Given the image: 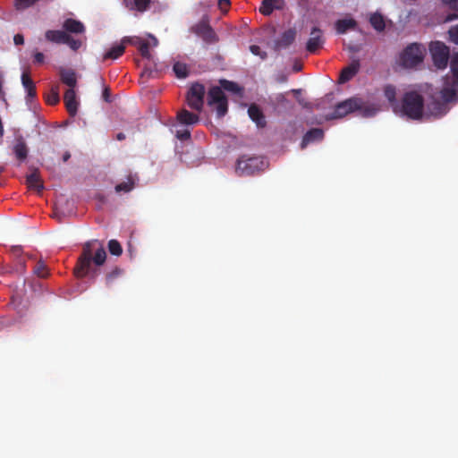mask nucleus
Listing matches in <instances>:
<instances>
[{"label": "nucleus", "instance_id": "f257e3e1", "mask_svg": "<svg viewBox=\"0 0 458 458\" xmlns=\"http://www.w3.org/2000/svg\"><path fill=\"white\" fill-rule=\"evenodd\" d=\"M106 259V250L99 241L91 240L85 242L74 267L75 276L77 277H85L89 276L92 270V263L95 266L99 267L105 263Z\"/></svg>", "mask_w": 458, "mask_h": 458}, {"label": "nucleus", "instance_id": "f03ea898", "mask_svg": "<svg viewBox=\"0 0 458 458\" xmlns=\"http://www.w3.org/2000/svg\"><path fill=\"white\" fill-rule=\"evenodd\" d=\"M355 111H358L362 117L368 118L374 116L377 112V108L375 105L369 104L360 98L352 97L336 104L334 111L326 115V119L334 120L343 118Z\"/></svg>", "mask_w": 458, "mask_h": 458}, {"label": "nucleus", "instance_id": "7ed1b4c3", "mask_svg": "<svg viewBox=\"0 0 458 458\" xmlns=\"http://www.w3.org/2000/svg\"><path fill=\"white\" fill-rule=\"evenodd\" d=\"M221 87L213 86L208 92V105L216 106V114L218 117L225 115L228 110L227 98L224 90L233 92L234 94H241L242 89L236 83L227 80L220 81Z\"/></svg>", "mask_w": 458, "mask_h": 458}, {"label": "nucleus", "instance_id": "20e7f679", "mask_svg": "<svg viewBox=\"0 0 458 458\" xmlns=\"http://www.w3.org/2000/svg\"><path fill=\"white\" fill-rule=\"evenodd\" d=\"M424 99L416 91L406 92L402 100L401 112L412 120H419L423 116Z\"/></svg>", "mask_w": 458, "mask_h": 458}, {"label": "nucleus", "instance_id": "39448f33", "mask_svg": "<svg viewBox=\"0 0 458 458\" xmlns=\"http://www.w3.org/2000/svg\"><path fill=\"white\" fill-rule=\"evenodd\" d=\"M267 162L261 157L242 156L238 160L235 172L240 176L252 175L257 172L264 170Z\"/></svg>", "mask_w": 458, "mask_h": 458}, {"label": "nucleus", "instance_id": "423d86ee", "mask_svg": "<svg viewBox=\"0 0 458 458\" xmlns=\"http://www.w3.org/2000/svg\"><path fill=\"white\" fill-rule=\"evenodd\" d=\"M401 64L405 68H413L422 63L423 51L420 46L416 43L409 45L402 53L400 57Z\"/></svg>", "mask_w": 458, "mask_h": 458}, {"label": "nucleus", "instance_id": "0eeeda50", "mask_svg": "<svg viewBox=\"0 0 458 458\" xmlns=\"http://www.w3.org/2000/svg\"><path fill=\"white\" fill-rule=\"evenodd\" d=\"M430 54L434 65L438 69H444L447 66L450 51L444 43L436 41L430 44Z\"/></svg>", "mask_w": 458, "mask_h": 458}, {"label": "nucleus", "instance_id": "6e6552de", "mask_svg": "<svg viewBox=\"0 0 458 458\" xmlns=\"http://www.w3.org/2000/svg\"><path fill=\"white\" fill-rule=\"evenodd\" d=\"M205 87L200 83H193L187 92L186 101L189 107L200 112L204 105Z\"/></svg>", "mask_w": 458, "mask_h": 458}, {"label": "nucleus", "instance_id": "1a4fd4ad", "mask_svg": "<svg viewBox=\"0 0 458 458\" xmlns=\"http://www.w3.org/2000/svg\"><path fill=\"white\" fill-rule=\"evenodd\" d=\"M325 43L323 31L318 27H313L310 31V38L306 43V50L310 54H315Z\"/></svg>", "mask_w": 458, "mask_h": 458}, {"label": "nucleus", "instance_id": "9d476101", "mask_svg": "<svg viewBox=\"0 0 458 458\" xmlns=\"http://www.w3.org/2000/svg\"><path fill=\"white\" fill-rule=\"evenodd\" d=\"M12 150L19 164L26 161L30 151L29 147L22 136H18L15 138Z\"/></svg>", "mask_w": 458, "mask_h": 458}, {"label": "nucleus", "instance_id": "9b49d317", "mask_svg": "<svg viewBox=\"0 0 458 458\" xmlns=\"http://www.w3.org/2000/svg\"><path fill=\"white\" fill-rule=\"evenodd\" d=\"M458 85L450 81L448 75L445 77L444 87L440 91L441 98L444 103L447 104L457 99Z\"/></svg>", "mask_w": 458, "mask_h": 458}, {"label": "nucleus", "instance_id": "f8f14e48", "mask_svg": "<svg viewBox=\"0 0 458 458\" xmlns=\"http://www.w3.org/2000/svg\"><path fill=\"white\" fill-rule=\"evenodd\" d=\"M196 33L208 44H213L218 40L214 30L206 23H199L197 26Z\"/></svg>", "mask_w": 458, "mask_h": 458}, {"label": "nucleus", "instance_id": "ddd939ff", "mask_svg": "<svg viewBox=\"0 0 458 458\" xmlns=\"http://www.w3.org/2000/svg\"><path fill=\"white\" fill-rule=\"evenodd\" d=\"M296 30L293 28L288 29L285 30L280 37V38L275 41V49H285L289 46H291L296 38Z\"/></svg>", "mask_w": 458, "mask_h": 458}, {"label": "nucleus", "instance_id": "4468645a", "mask_svg": "<svg viewBox=\"0 0 458 458\" xmlns=\"http://www.w3.org/2000/svg\"><path fill=\"white\" fill-rule=\"evenodd\" d=\"M360 67V61L353 60L348 66L342 70L338 82L343 84L351 81L358 73Z\"/></svg>", "mask_w": 458, "mask_h": 458}, {"label": "nucleus", "instance_id": "2eb2a0df", "mask_svg": "<svg viewBox=\"0 0 458 458\" xmlns=\"http://www.w3.org/2000/svg\"><path fill=\"white\" fill-rule=\"evenodd\" d=\"M65 107L71 116H75L78 111V101L74 89H68L64 96Z\"/></svg>", "mask_w": 458, "mask_h": 458}, {"label": "nucleus", "instance_id": "dca6fc26", "mask_svg": "<svg viewBox=\"0 0 458 458\" xmlns=\"http://www.w3.org/2000/svg\"><path fill=\"white\" fill-rule=\"evenodd\" d=\"M26 184L30 190H35L38 193L42 192L44 183L37 168H34L32 173L26 176Z\"/></svg>", "mask_w": 458, "mask_h": 458}, {"label": "nucleus", "instance_id": "f3484780", "mask_svg": "<svg viewBox=\"0 0 458 458\" xmlns=\"http://www.w3.org/2000/svg\"><path fill=\"white\" fill-rule=\"evenodd\" d=\"M324 138V131L320 128H313L308 131L301 140V148H305L310 143L322 140Z\"/></svg>", "mask_w": 458, "mask_h": 458}, {"label": "nucleus", "instance_id": "a211bd4d", "mask_svg": "<svg viewBox=\"0 0 458 458\" xmlns=\"http://www.w3.org/2000/svg\"><path fill=\"white\" fill-rule=\"evenodd\" d=\"M250 118L256 123L257 126L263 128L266 126V119L262 110L256 104L250 106L248 109Z\"/></svg>", "mask_w": 458, "mask_h": 458}, {"label": "nucleus", "instance_id": "6ab92c4d", "mask_svg": "<svg viewBox=\"0 0 458 458\" xmlns=\"http://www.w3.org/2000/svg\"><path fill=\"white\" fill-rule=\"evenodd\" d=\"M177 121L181 124L193 125L199 123V116L197 114L191 113L186 109H182L177 113Z\"/></svg>", "mask_w": 458, "mask_h": 458}, {"label": "nucleus", "instance_id": "aec40b11", "mask_svg": "<svg viewBox=\"0 0 458 458\" xmlns=\"http://www.w3.org/2000/svg\"><path fill=\"white\" fill-rule=\"evenodd\" d=\"M21 83L27 92L26 100L29 102L37 97L36 86L27 72L21 74Z\"/></svg>", "mask_w": 458, "mask_h": 458}, {"label": "nucleus", "instance_id": "412c9836", "mask_svg": "<svg viewBox=\"0 0 458 458\" xmlns=\"http://www.w3.org/2000/svg\"><path fill=\"white\" fill-rule=\"evenodd\" d=\"M63 28L66 33L81 34L85 31L83 23L72 18H68L64 21Z\"/></svg>", "mask_w": 458, "mask_h": 458}, {"label": "nucleus", "instance_id": "4be33fe9", "mask_svg": "<svg viewBox=\"0 0 458 458\" xmlns=\"http://www.w3.org/2000/svg\"><path fill=\"white\" fill-rule=\"evenodd\" d=\"M60 80L63 83L67 85L69 89H74L77 85V76L72 69L60 70Z\"/></svg>", "mask_w": 458, "mask_h": 458}, {"label": "nucleus", "instance_id": "5701e85b", "mask_svg": "<svg viewBox=\"0 0 458 458\" xmlns=\"http://www.w3.org/2000/svg\"><path fill=\"white\" fill-rule=\"evenodd\" d=\"M335 30L338 34H344L350 30H354L357 27V21L352 19H340L336 21Z\"/></svg>", "mask_w": 458, "mask_h": 458}, {"label": "nucleus", "instance_id": "b1692460", "mask_svg": "<svg viewBox=\"0 0 458 458\" xmlns=\"http://www.w3.org/2000/svg\"><path fill=\"white\" fill-rule=\"evenodd\" d=\"M67 35L64 30H47L45 33V38L47 41L56 43V44H64L65 39H67Z\"/></svg>", "mask_w": 458, "mask_h": 458}, {"label": "nucleus", "instance_id": "393cba45", "mask_svg": "<svg viewBox=\"0 0 458 458\" xmlns=\"http://www.w3.org/2000/svg\"><path fill=\"white\" fill-rule=\"evenodd\" d=\"M137 180V176L130 174L127 177L126 182H120L115 185L114 190L117 193L120 192H130L135 187V182Z\"/></svg>", "mask_w": 458, "mask_h": 458}, {"label": "nucleus", "instance_id": "a878e982", "mask_svg": "<svg viewBox=\"0 0 458 458\" xmlns=\"http://www.w3.org/2000/svg\"><path fill=\"white\" fill-rule=\"evenodd\" d=\"M443 4L447 6L450 10L454 11L453 13L447 14L444 22H450L454 20H458V0H441Z\"/></svg>", "mask_w": 458, "mask_h": 458}, {"label": "nucleus", "instance_id": "bb28decb", "mask_svg": "<svg viewBox=\"0 0 458 458\" xmlns=\"http://www.w3.org/2000/svg\"><path fill=\"white\" fill-rule=\"evenodd\" d=\"M445 105L446 104L444 102L433 100L430 104H428V108L432 115L436 117H441L446 113Z\"/></svg>", "mask_w": 458, "mask_h": 458}, {"label": "nucleus", "instance_id": "cd10ccee", "mask_svg": "<svg viewBox=\"0 0 458 458\" xmlns=\"http://www.w3.org/2000/svg\"><path fill=\"white\" fill-rule=\"evenodd\" d=\"M124 50H125V46H124L123 42L122 41L120 44L112 47L108 51H106L103 55V60H106V59L115 60L118 57H120L121 55H123V54L124 53Z\"/></svg>", "mask_w": 458, "mask_h": 458}, {"label": "nucleus", "instance_id": "c85d7f7f", "mask_svg": "<svg viewBox=\"0 0 458 458\" xmlns=\"http://www.w3.org/2000/svg\"><path fill=\"white\" fill-rule=\"evenodd\" d=\"M124 2L126 7L140 13L145 12L150 4V0H133L132 2L131 0H125Z\"/></svg>", "mask_w": 458, "mask_h": 458}, {"label": "nucleus", "instance_id": "c756f323", "mask_svg": "<svg viewBox=\"0 0 458 458\" xmlns=\"http://www.w3.org/2000/svg\"><path fill=\"white\" fill-rule=\"evenodd\" d=\"M384 95L389 101L393 108L395 110L398 107L396 100V89L394 86L388 84L384 88Z\"/></svg>", "mask_w": 458, "mask_h": 458}, {"label": "nucleus", "instance_id": "7c9ffc66", "mask_svg": "<svg viewBox=\"0 0 458 458\" xmlns=\"http://www.w3.org/2000/svg\"><path fill=\"white\" fill-rule=\"evenodd\" d=\"M371 26L377 31H383L386 28L384 17L377 13L371 14L369 18Z\"/></svg>", "mask_w": 458, "mask_h": 458}, {"label": "nucleus", "instance_id": "2f4dec72", "mask_svg": "<svg viewBox=\"0 0 458 458\" xmlns=\"http://www.w3.org/2000/svg\"><path fill=\"white\" fill-rule=\"evenodd\" d=\"M173 71L179 79H185L189 75V67L184 63L175 62L173 65Z\"/></svg>", "mask_w": 458, "mask_h": 458}, {"label": "nucleus", "instance_id": "473e14b6", "mask_svg": "<svg viewBox=\"0 0 458 458\" xmlns=\"http://www.w3.org/2000/svg\"><path fill=\"white\" fill-rule=\"evenodd\" d=\"M33 272L37 276L40 278H46L49 275L47 267L42 259H39L33 268Z\"/></svg>", "mask_w": 458, "mask_h": 458}, {"label": "nucleus", "instance_id": "72a5a7b5", "mask_svg": "<svg viewBox=\"0 0 458 458\" xmlns=\"http://www.w3.org/2000/svg\"><path fill=\"white\" fill-rule=\"evenodd\" d=\"M451 72L452 75L449 76L450 81H453L455 85H458V55H455L451 60Z\"/></svg>", "mask_w": 458, "mask_h": 458}, {"label": "nucleus", "instance_id": "f704fd0d", "mask_svg": "<svg viewBox=\"0 0 458 458\" xmlns=\"http://www.w3.org/2000/svg\"><path fill=\"white\" fill-rule=\"evenodd\" d=\"M108 250L112 255L121 256L123 253V248L120 242L117 240H110L108 242Z\"/></svg>", "mask_w": 458, "mask_h": 458}, {"label": "nucleus", "instance_id": "c9c22d12", "mask_svg": "<svg viewBox=\"0 0 458 458\" xmlns=\"http://www.w3.org/2000/svg\"><path fill=\"white\" fill-rule=\"evenodd\" d=\"M279 2V0H263L261 6L259 7V12L266 16H268L272 13L274 10L273 3Z\"/></svg>", "mask_w": 458, "mask_h": 458}, {"label": "nucleus", "instance_id": "e433bc0d", "mask_svg": "<svg viewBox=\"0 0 458 458\" xmlns=\"http://www.w3.org/2000/svg\"><path fill=\"white\" fill-rule=\"evenodd\" d=\"M60 100L59 92H58V86L53 87L50 90V92L47 94L46 98V101L49 105H56Z\"/></svg>", "mask_w": 458, "mask_h": 458}, {"label": "nucleus", "instance_id": "4c0bfd02", "mask_svg": "<svg viewBox=\"0 0 458 458\" xmlns=\"http://www.w3.org/2000/svg\"><path fill=\"white\" fill-rule=\"evenodd\" d=\"M123 274V270L119 267H114L112 271L107 273L106 276V284L107 285H111L115 279L121 276Z\"/></svg>", "mask_w": 458, "mask_h": 458}, {"label": "nucleus", "instance_id": "58836bf2", "mask_svg": "<svg viewBox=\"0 0 458 458\" xmlns=\"http://www.w3.org/2000/svg\"><path fill=\"white\" fill-rule=\"evenodd\" d=\"M38 0H15L14 6L16 10L22 11L32 6Z\"/></svg>", "mask_w": 458, "mask_h": 458}, {"label": "nucleus", "instance_id": "ea45409f", "mask_svg": "<svg viewBox=\"0 0 458 458\" xmlns=\"http://www.w3.org/2000/svg\"><path fill=\"white\" fill-rule=\"evenodd\" d=\"M448 40L458 46V24L451 26L447 30Z\"/></svg>", "mask_w": 458, "mask_h": 458}, {"label": "nucleus", "instance_id": "a19ab883", "mask_svg": "<svg viewBox=\"0 0 458 458\" xmlns=\"http://www.w3.org/2000/svg\"><path fill=\"white\" fill-rule=\"evenodd\" d=\"M149 46L150 43L145 40L144 43H140V46L138 48L141 56L148 60H150L152 58V55L149 52Z\"/></svg>", "mask_w": 458, "mask_h": 458}, {"label": "nucleus", "instance_id": "79ce46f5", "mask_svg": "<svg viewBox=\"0 0 458 458\" xmlns=\"http://www.w3.org/2000/svg\"><path fill=\"white\" fill-rule=\"evenodd\" d=\"M64 44L68 45L70 48L73 51H77L81 47L82 42L80 39L73 38L72 36L68 34L67 39H65Z\"/></svg>", "mask_w": 458, "mask_h": 458}, {"label": "nucleus", "instance_id": "37998d69", "mask_svg": "<svg viewBox=\"0 0 458 458\" xmlns=\"http://www.w3.org/2000/svg\"><path fill=\"white\" fill-rule=\"evenodd\" d=\"M250 51L257 56H259L260 59L265 60L267 56V52L262 51L261 48L257 45H251L250 47Z\"/></svg>", "mask_w": 458, "mask_h": 458}, {"label": "nucleus", "instance_id": "c03bdc74", "mask_svg": "<svg viewBox=\"0 0 458 458\" xmlns=\"http://www.w3.org/2000/svg\"><path fill=\"white\" fill-rule=\"evenodd\" d=\"M333 99H334V94L333 93L327 94L323 98H321L317 103V105H316L317 109L324 108V105L327 104V103L332 102Z\"/></svg>", "mask_w": 458, "mask_h": 458}, {"label": "nucleus", "instance_id": "a18cd8bd", "mask_svg": "<svg viewBox=\"0 0 458 458\" xmlns=\"http://www.w3.org/2000/svg\"><path fill=\"white\" fill-rule=\"evenodd\" d=\"M145 39L139 38V37H133V38H124L123 39V44L128 42L133 46H136L138 48L140 46V43H144Z\"/></svg>", "mask_w": 458, "mask_h": 458}, {"label": "nucleus", "instance_id": "49530a36", "mask_svg": "<svg viewBox=\"0 0 458 458\" xmlns=\"http://www.w3.org/2000/svg\"><path fill=\"white\" fill-rule=\"evenodd\" d=\"M176 137L181 140H189L191 138V131L189 130L177 131Z\"/></svg>", "mask_w": 458, "mask_h": 458}, {"label": "nucleus", "instance_id": "de8ad7c7", "mask_svg": "<svg viewBox=\"0 0 458 458\" xmlns=\"http://www.w3.org/2000/svg\"><path fill=\"white\" fill-rule=\"evenodd\" d=\"M230 6V0H218V7L222 12H227Z\"/></svg>", "mask_w": 458, "mask_h": 458}, {"label": "nucleus", "instance_id": "09e8293b", "mask_svg": "<svg viewBox=\"0 0 458 458\" xmlns=\"http://www.w3.org/2000/svg\"><path fill=\"white\" fill-rule=\"evenodd\" d=\"M13 42L15 45L19 46V45H23L24 43V38L21 34H16L14 37H13Z\"/></svg>", "mask_w": 458, "mask_h": 458}, {"label": "nucleus", "instance_id": "8fccbe9b", "mask_svg": "<svg viewBox=\"0 0 458 458\" xmlns=\"http://www.w3.org/2000/svg\"><path fill=\"white\" fill-rule=\"evenodd\" d=\"M11 252L15 256H20L22 252V248L20 245L12 246Z\"/></svg>", "mask_w": 458, "mask_h": 458}, {"label": "nucleus", "instance_id": "3c124183", "mask_svg": "<svg viewBox=\"0 0 458 458\" xmlns=\"http://www.w3.org/2000/svg\"><path fill=\"white\" fill-rule=\"evenodd\" d=\"M44 55L40 52H38L34 55V62L38 64H42L44 62Z\"/></svg>", "mask_w": 458, "mask_h": 458}, {"label": "nucleus", "instance_id": "603ef678", "mask_svg": "<svg viewBox=\"0 0 458 458\" xmlns=\"http://www.w3.org/2000/svg\"><path fill=\"white\" fill-rule=\"evenodd\" d=\"M103 98L106 102H110V89L108 87H105L103 90Z\"/></svg>", "mask_w": 458, "mask_h": 458}, {"label": "nucleus", "instance_id": "864d4df0", "mask_svg": "<svg viewBox=\"0 0 458 458\" xmlns=\"http://www.w3.org/2000/svg\"><path fill=\"white\" fill-rule=\"evenodd\" d=\"M287 79H288V77L284 73H279V74H277V76L276 78V81L279 82V83L286 82Z\"/></svg>", "mask_w": 458, "mask_h": 458}, {"label": "nucleus", "instance_id": "5fc2aeb1", "mask_svg": "<svg viewBox=\"0 0 458 458\" xmlns=\"http://www.w3.org/2000/svg\"><path fill=\"white\" fill-rule=\"evenodd\" d=\"M282 4H283V1L282 0H279V2H274L273 3L274 9H281L282 8Z\"/></svg>", "mask_w": 458, "mask_h": 458}, {"label": "nucleus", "instance_id": "6e6d98bb", "mask_svg": "<svg viewBox=\"0 0 458 458\" xmlns=\"http://www.w3.org/2000/svg\"><path fill=\"white\" fill-rule=\"evenodd\" d=\"M71 157V154L69 151H66L64 152V154L63 155V161L64 162H67L69 160V158Z\"/></svg>", "mask_w": 458, "mask_h": 458}, {"label": "nucleus", "instance_id": "4d7b16f0", "mask_svg": "<svg viewBox=\"0 0 458 458\" xmlns=\"http://www.w3.org/2000/svg\"><path fill=\"white\" fill-rule=\"evenodd\" d=\"M149 37H150L151 41H152V46L153 47H157V44H158L157 38L156 37L152 36V35H150Z\"/></svg>", "mask_w": 458, "mask_h": 458}, {"label": "nucleus", "instance_id": "13d9d810", "mask_svg": "<svg viewBox=\"0 0 458 458\" xmlns=\"http://www.w3.org/2000/svg\"><path fill=\"white\" fill-rule=\"evenodd\" d=\"M116 139L118 140H123L125 139V135L123 133V132H119L117 135H116Z\"/></svg>", "mask_w": 458, "mask_h": 458}, {"label": "nucleus", "instance_id": "bf43d9fd", "mask_svg": "<svg viewBox=\"0 0 458 458\" xmlns=\"http://www.w3.org/2000/svg\"><path fill=\"white\" fill-rule=\"evenodd\" d=\"M4 171V167L0 165V174Z\"/></svg>", "mask_w": 458, "mask_h": 458}, {"label": "nucleus", "instance_id": "052dcab7", "mask_svg": "<svg viewBox=\"0 0 458 458\" xmlns=\"http://www.w3.org/2000/svg\"><path fill=\"white\" fill-rule=\"evenodd\" d=\"M300 69H301V67H299V66H295V67H294V70H295L296 72L300 71Z\"/></svg>", "mask_w": 458, "mask_h": 458}, {"label": "nucleus", "instance_id": "680f3d73", "mask_svg": "<svg viewBox=\"0 0 458 458\" xmlns=\"http://www.w3.org/2000/svg\"><path fill=\"white\" fill-rule=\"evenodd\" d=\"M21 264L22 267L24 268V267H25V262H24V260L21 261Z\"/></svg>", "mask_w": 458, "mask_h": 458}, {"label": "nucleus", "instance_id": "e2e57ef3", "mask_svg": "<svg viewBox=\"0 0 458 458\" xmlns=\"http://www.w3.org/2000/svg\"><path fill=\"white\" fill-rule=\"evenodd\" d=\"M300 90L299 89H293V92H299Z\"/></svg>", "mask_w": 458, "mask_h": 458}]
</instances>
